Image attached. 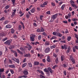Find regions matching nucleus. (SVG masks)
Returning <instances> with one entry per match:
<instances>
[{"instance_id": "obj_1", "label": "nucleus", "mask_w": 78, "mask_h": 78, "mask_svg": "<svg viewBox=\"0 0 78 78\" xmlns=\"http://www.w3.org/2000/svg\"><path fill=\"white\" fill-rule=\"evenodd\" d=\"M70 3L71 5V6L73 7V8H77L78 6H76V5L75 4V2L73 1L72 0H71L70 1Z\"/></svg>"}, {"instance_id": "obj_2", "label": "nucleus", "mask_w": 78, "mask_h": 78, "mask_svg": "<svg viewBox=\"0 0 78 78\" xmlns=\"http://www.w3.org/2000/svg\"><path fill=\"white\" fill-rule=\"evenodd\" d=\"M11 42H12V40H9L4 42V44H6V45H10V44L11 43Z\"/></svg>"}, {"instance_id": "obj_3", "label": "nucleus", "mask_w": 78, "mask_h": 78, "mask_svg": "<svg viewBox=\"0 0 78 78\" xmlns=\"http://www.w3.org/2000/svg\"><path fill=\"white\" fill-rule=\"evenodd\" d=\"M61 48H62V50H64V49L66 50V49L67 48V46L66 44L64 45L63 46L62 45H61Z\"/></svg>"}, {"instance_id": "obj_4", "label": "nucleus", "mask_w": 78, "mask_h": 78, "mask_svg": "<svg viewBox=\"0 0 78 78\" xmlns=\"http://www.w3.org/2000/svg\"><path fill=\"white\" fill-rule=\"evenodd\" d=\"M50 51V48H46L44 50V51L45 53H48Z\"/></svg>"}, {"instance_id": "obj_5", "label": "nucleus", "mask_w": 78, "mask_h": 78, "mask_svg": "<svg viewBox=\"0 0 78 78\" xmlns=\"http://www.w3.org/2000/svg\"><path fill=\"white\" fill-rule=\"evenodd\" d=\"M57 16H58V13L55 14L52 16V17H51V19L55 20L57 17Z\"/></svg>"}, {"instance_id": "obj_6", "label": "nucleus", "mask_w": 78, "mask_h": 78, "mask_svg": "<svg viewBox=\"0 0 78 78\" xmlns=\"http://www.w3.org/2000/svg\"><path fill=\"white\" fill-rule=\"evenodd\" d=\"M35 10L36 9L34 7L30 10V12L32 13H34V12H35Z\"/></svg>"}, {"instance_id": "obj_7", "label": "nucleus", "mask_w": 78, "mask_h": 78, "mask_svg": "<svg viewBox=\"0 0 78 78\" xmlns=\"http://www.w3.org/2000/svg\"><path fill=\"white\" fill-rule=\"evenodd\" d=\"M52 34L54 36H58V33L56 31L53 32Z\"/></svg>"}, {"instance_id": "obj_8", "label": "nucleus", "mask_w": 78, "mask_h": 78, "mask_svg": "<svg viewBox=\"0 0 78 78\" xmlns=\"http://www.w3.org/2000/svg\"><path fill=\"white\" fill-rule=\"evenodd\" d=\"M47 61L48 62H50V56H48L47 57Z\"/></svg>"}, {"instance_id": "obj_9", "label": "nucleus", "mask_w": 78, "mask_h": 78, "mask_svg": "<svg viewBox=\"0 0 78 78\" xmlns=\"http://www.w3.org/2000/svg\"><path fill=\"white\" fill-rule=\"evenodd\" d=\"M9 67L10 68H15V65H10L9 66Z\"/></svg>"}, {"instance_id": "obj_10", "label": "nucleus", "mask_w": 78, "mask_h": 78, "mask_svg": "<svg viewBox=\"0 0 78 78\" xmlns=\"http://www.w3.org/2000/svg\"><path fill=\"white\" fill-rule=\"evenodd\" d=\"M30 40H31L32 42H34V41L35 39L34 37L30 36Z\"/></svg>"}, {"instance_id": "obj_11", "label": "nucleus", "mask_w": 78, "mask_h": 78, "mask_svg": "<svg viewBox=\"0 0 78 78\" xmlns=\"http://www.w3.org/2000/svg\"><path fill=\"white\" fill-rule=\"evenodd\" d=\"M39 62H34V66H37V65H39Z\"/></svg>"}, {"instance_id": "obj_12", "label": "nucleus", "mask_w": 78, "mask_h": 78, "mask_svg": "<svg viewBox=\"0 0 78 78\" xmlns=\"http://www.w3.org/2000/svg\"><path fill=\"white\" fill-rule=\"evenodd\" d=\"M62 66L63 67L65 68V67H67L68 66V64L67 63H65Z\"/></svg>"}, {"instance_id": "obj_13", "label": "nucleus", "mask_w": 78, "mask_h": 78, "mask_svg": "<svg viewBox=\"0 0 78 78\" xmlns=\"http://www.w3.org/2000/svg\"><path fill=\"white\" fill-rule=\"evenodd\" d=\"M5 34L3 32L0 33V37H1V36L2 37V36H5Z\"/></svg>"}, {"instance_id": "obj_14", "label": "nucleus", "mask_w": 78, "mask_h": 78, "mask_svg": "<svg viewBox=\"0 0 78 78\" xmlns=\"http://www.w3.org/2000/svg\"><path fill=\"white\" fill-rule=\"evenodd\" d=\"M14 61L15 62H16L18 64H19V59L15 58L14 59Z\"/></svg>"}, {"instance_id": "obj_15", "label": "nucleus", "mask_w": 78, "mask_h": 78, "mask_svg": "<svg viewBox=\"0 0 78 78\" xmlns=\"http://www.w3.org/2000/svg\"><path fill=\"white\" fill-rule=\"evenodd\" d=\"M23 73L24 74V75H28V71H27V70H25L23 72Z\"/></svg>"}, {"instance_id": "obj_16", "label": "nucleus", "mask_w": 78, "mask_h": 78, "mask_svg": "<svg viewBox=\"0 0 78 78\" xmlns=\"http://www.w3.org/2000/svg\"><path fill=\"white\" fill-rule=\"evenodd\" d=\"M16 50L19 53H20V54H21V55H23V53H22V52H21V51H20V50L18 49H17Z\"/></svg>"}, {"instance_id": "obj_17", "label": "nucleus", "mask_w": 78, "mask_h": 78, "mask_svg": "<svg viewBox=\"0 0 78 78\" xmlns=\"http://www.w3.org/2000/svg\"><path fill=\"white\" fill-rule=\"evenodd\" d=\"M48 69L50 71V73H53V70H52V69H51V68H50V67L48 68Z\"/></svg>"}, {"instance_id": "obj_18", "label": "nucleus", "mask_w": 78, "mask_h": 78, "mask_svg": "<svg viewBox=\"0 0 78 78\" xmlns=\"http://www.w3.org/2000/svg\"><path fill=\"white\" fill-rule=\"evenodd\" d=\"M6 28H11V26L9 24H8L6 26Z\"/></svg>"}, {"instance_id": "obj_19", "label": "nucleus", "mask_w": 78, "mask_h": 78, "mask_svg": "<svg viewBox=\"0 0 78 78\" xmlns=\"http://www.w3.org/2000/svg\"><path fill=\"white\" fill-rule=\"evenodd\" d=\"M25 57H28V58L30 57V54H27L24 55Z\"/></svg>"}, {"instance_id": "obj_20", "label": "nucleus", "mask_w": 78, "mask_h": 78, "mask_svg": "<svg viewBox=\"0 0 78 78\" xmlns=\"http://www.w3.org/2000/svg\"><path fill=\"white\" fill-rule=\"evenodd\" d=\"M50 45V42L48 41H46L45 43V45Z\"/></svg>"}, {"instance_id": "obj_21", "label": "nucleus", "mask_w": 78, "mask_h": 78, "mask_svg": "<svg viewBox=\"0 0 78 78\" xmlns=\"http://www.w3.org/2000/svg\"><path fill=\"white\" fill-rule=\"evenodd\" d=\"M64 8H65V5L63 4L62 6L61 7L62 10H64Z\"/></svg>"}, {"instance_id": "obj_22", "label": "nucleus", "mask_w": 78, "mask_h": 78, "mask_svg": "<svg viewBox=\"0 0 78 78\" xmlns=\"http://www.w3.org/2000/svg\"><path fill=\"white\" fill-rule=\"evenodd\" d=\"M44 72H47V73L49 72V71L47 68H45V69H44Z\"/></svg>"}, {"instance_id": "obj_23", "label": "nucleus", "mask_w": 78, "mask_h": 78, "mask_svg": "<svg viewBox=\"0 0 78 78\" xmlns=\"http://www.w3.org/2000/svg\"><path fill=\"white\" fill-rule=\"evenodd\" d=\"M14 48V46L13 45L10 46L9 47V49H12V48Z\"/></svg>"}, {"instance_id": "obj_24", "label": "nucleus", "mask_w": 78, "mask_h": 78, "mask_svg": "<svg viewBox=\"0 0 78 78\" xmlns=\"http://www.w3.org/2000/svg\"><path fill=\"white\" fill-rule=\"evenodd\" d=\"M2 74H0V78H5V76L4 75H1Z\"/></svg>"}, {"instance_id": "obj_25", "label": "nucleus", "mask_w": 78, "mask_h": 78, "mask_svg": "<svg viewBox=\"0 0 78 78\" xmlns=\"http://www.w3.org/2000/svg\"><path fill=\"white\" fill-rule=\"evenodd\" d=\"M56 47V45L54 44V45L51 46V49L53 48H55Z\"/></svg>"}, {"instance_id": "obj_26", "label": "nucleus", "mask_w": 78, "mask_h": 78, "mask_svg": "<svg viewBox=\"0 0 78 78\" xmlns=\"http://www.w3.org/2000/svg\"><path fill=\"white\" fill-rule=\"evenodd\" d=\"M4 69L3 68L2 69H0V74H2V73H1L2 72H4Z\"/></svg>"}, {"instance_id": "obj_27", "label": "nucleus", "mask_w": 78, "mask_h": 78, "mask_svg": "<svg viewBox=\"0 0 78 78\" xmlns=\"http://www.w3.org/2000/svg\"><path fill=\"white\" fill-rule=\"evenodd\" d=\"M43 17H44V16L41 15L40 16V18L41 20V21L42 20V18H43Z\"/></svg>"}, {"instance_id": "obj_28", "label": "nucleus", "mask_w": 78, "mask_h": 78, "mask_svg": "<svg viewBox=\"0 0 78 78\" xmlns=\"http://www.w3.org/2000/svg\"><path fill=\"white\" fill-rule=\"evenodd\" d=\"M58 67V65H54L53 66L52 69H55V68H56V67Z\"/></svg>"}, {"instance_id": "obj_29", "label": "nucleus", "mask_w": 78, "mask_h": 78, "mask_svg": "<svg viewBox=\"0 0 78 78\" xmlns=\"http://www.w3.org/2000/svg\"><path fill=\"white\" fill-rule=\"evenodd\" d=\"M28 64L29 65V66L30 67H32V64L31 62L28 63Z\"/></svg>"}, {"instance_id": "obj_30", "label": "nucleus", "mask_w": 78, "mask_h": 78, "mask_svg": "<svg viewBox=\"0 0 78 78\" xmlns=\"http://www.w3.org/2000/svg\"><path fill=\"white\" fill-rule=\"evenodd\" d=\"M72 20L74 22V21H76V20H78V19L76 18H73L72 19Z\"/></svg>"}, {"instance_id": "obj_31", "label": "nucleus", "mask_w": 78, "mask_h": 78, "mask_svg": "<svg viewBox=\"0 0 78 78\" xmlns=\"http://www.w3.org/2000/svg\"><path fill=\"white\" fill-rule=\"evenodd\" d=\"M15 14H16V12H12V15L11 16V17H14V16H15Z\"/></svg>"}, {"instance_id": "obj_32", "label": "nucleus", "mask_w": 78, "mask_h": 78, "mask_svg": "<svg viewBox=\"0 0 78 78\" xmlns=\"http://www.w3.org/2000/svg\"><path fill=\"white\" fill-rule=\"evenodd\" d=\"M37 32L41 33V30L39 28H38L37 30Z\"/></svg>"}, {"instance_id": "obj_33", "label": "nucleus", "mask_w": 78, "mask_h": 78, "mask_svg": "<svg viewBox=\"0 0 78 78\" xmlns=\"http://www.w3.org/2000/svg\"><path fill=\"white\" fill-rule=\"evenodd\" d=\"M26 16L27 18H28L30 17V15L27 13L26 14Z\"/></svg>"}, {"instance_id": "obj_34", "label": "nucleus", "mask_w": 78, "mask_h": 78, "mask_svg": "<svg viewBox=\"0 0 78 78\" xmlns=\"http://www.w3.org/2000/svg\"><path fill=\"white\" fill-rule=\"evenodd\" d=\"M27 65V64L26 63H24L22 67L23 68L25 67Z\"/></svg>"}, {"instance_id": "obj_35", "label": "nucleus", "mask_w": 78, "mask_h": 78, "mask_svg": "<svg viewBox=\"0 0 78 78\" xmlns=\"http://www.w3.org/2000/svg\"><path fill=\"white\" fill-rule=\"evenodd\" d=\"M71 39V37L69 36V37H68L67 39L68 41H70Z\"/></svg>"}, {"instance_id": "obj_36", "label": "nucleus", "mask_w": 78, "mask_h": 78, "mask_svg": "<svg viewBox=\"0 0 78 78\" xmlns=\"http://www.w3.org/2000/svg\"><path fill=\"white\" fill-rule=\"evenodd\" d=\"M68 16L69 18H70V17H71V13H70V12L68 14Z\"/></svg>"}, {"instance_id": "obj_37", "label": "nucleus", "mask_w": 78, "mask_h": 78, "mask_svg": "<svg viewBox=\"0 0 78 78\" xmlns=\"http://www.w3.org/2000/svg\"><path fill=\"white\" fill-rule=\"evenodd\" d=\"M22 30V26L20 25H19V30Z\"/></svg>"}, {"instance_id": "obj_38", "label": "nucleus", "mask_w": 78, "mask_h": 78, "mask_svg": "<svg viewBox=\"0 0 78 78\" xmlns=\"http://www.w3.org/2000/svg\"><path fill=\"white\" fill-rule=\"evenodd\" d=\"M64 57L63 56H61V61H63L64 60Z\"/></svg>"}, {"instance_id": "obj_39", "label": "nucleus", "mask_w": 78, "mask_h": 78, "mask_svg": "<svg viewBox=\"0 0 78 78\" xmlns=\"http://www.w3.org/2000/svg\"><path fill=\"white\" fill-rule=\"evenodd\" d=\"M9 7H10V6H9V5H8L5 7V8L6 9H8V8H9Z\"/></svg>"}, {"instance_id": "obj_40", "label": "nucleus", "mask_w": 78, "mask_h": 78, "mask_svg": "<svg viewBox=\"0 0 78 78\" xmlns=\"http://www.w3.org/2000/svg\"><path fill=\"white\" fill-rule=\"evenodd\" d=\"M41 37H42L41 35H40L38 36V40H41Z\"/></svg>"}, {"instance_id": "obj_41", "label": "nucleus", "mask_w": 78, "mask_h": 78, "mask_svg": "<svg viewBox=\"0 0 78 78\" xmlns=\"http://www.w3.org/2000/svg\"><path fill=\"white\" fill-rule=\"evenodd\" d=\"M56 38V36H53L51 38V40H52V39H55Z\"/></svg>"}, {"instance_id": "obj_42", "label": "nucleus", "mask_w": 78, "mask_h": 78, "mask_svg": "<svg viewBox=\"0 0 78 78\" xmlns=\"http://www.w3.org/2000/svg\"><path fill=\"white\" fill-rule=\"evenodd\" d=\"M5 20V17H2L0 19V20L1 21H2V20Z\"/></svg>"}, {"instance_id": "obj_43", "label": "nucleus", "mask_w": 78, "mask_h": 78, "mask_svg": "<svg viewBox=\"0 0 78 78\" xmlns=\"http://www.w3.org/2000/svg\"><path fill=\"white\" fill-rule=\"evenodd\" d=\"M47 3H48V2L47 1H46L44 2V3L43 4V5H46Z\"/></svg>"}, {"instance_id": "obj_44", "label": "nucleus", "mask_w": 78, "mask_h": 78, "mask_svg": "<svg viewBox=\"0 0 78 78\" xmlns=\"http://www.w3.org/2000/svg\"><path fill=\"white\" fill-rule=\"evenodd\" d=\"M11 32L12 34H13V33H14V30L13 29H12L11 30Z\"/></svg>"}, {"instance_id": "obj_45", "label": "nucleus", "mask_w": 78, "mask_h": 78, "mask_svg": "<svg viewBox=\"0 0 78 78\" xmlns=\"http://www.w3.org/2000/svg\"><path fill=\"white\" fill-rule=\"evenodd\" d=\"M42 34L43 35H44V36H47V34L45 33V32L43 33Z\"/></svg>"}, {"instance_id": "obj_46", "label": "nucleus", "mask_w": 78, "mask_h": 78, "mask_svg": "<svg viewBox=\"0 0 78 78\" xmlns=\"http://www.w3.org/2000/svg\"><path fill=\"white\" fill-rule=\"evenodd\" d=\"M72 69H73V67H69V70H72Z\"/></svg>"}, {"instance_id": "obj_47", "label": "nucleus", "mask_w": 78, "mask_h": 78, "mask_svg": "<svg viewBox=\"0 0 78 78\" xmlns=\"http://www.w3.org/2000/svg\"><path fill=\"white\" fill-rule=\"evenodd\" d=\"M9 22L8 21H5L4 22V24H7V23H8Z\"/></svg>"}, {"instance_id": "obj_48", "label": "nucleus", "mask_w": 78, "mask_h": 78, "mask_svg": "<svg viewBox=\"0 0 78 78\" xmlns=\"http://www.w3.org/2000/svg\"><path fill=\"white\" fill-rule=\"evenodd\" d=\"M10 71L12 74H14V71L12 69H10Z\"/></svg>"}, {"instance_id": "obj_49", "label": "nucleus", "mask_w": 78, "mask_h": 78, "mask_svg": "<svg viewBox=\"0 0 78 78\" xmlns=\"http://www.w3.org/2000/svg\"><path fill=\"white\" fill-rule=\"evenodd\" d=\"M40 77L41 78H45V76H43L42 75H41L40 76Z\"/></svg>"}, {"instance_id": "obj_50", "label": "nucleus", "mask_w": 78, "mask_h": 78, "mask_svg": "<svg viewBox=\"0 0 78 78\" xmlns=\"http://www.w3.org/2000/svg\"><path fill=\"white\" fill-rule=\"evenodd\" d=\"M70 59L72 61V60H73V57L71 56H70Z\"/></svg>"}, {"instance_id": "obj_51", "label": "nucleus", "mask_w": 78, "mask_h": 78, "mask_svg": "<svg viewBox=\"0 0 78 78\" xmlns=\"http://www.w3.org/2000/svg\"><path fill=\"white\" fill-rule=\"evenodd\" d=\"M7 39H8V38L5 37V38L3 39V42H4V41H6V40H7Z\"/></svg>"}, {"instance_id": "obj_52", "label": "nucleus", "mask_w": 78, "mask_h": 78, "mask_svg": "<svg viewBox=\"0 0 78 78\" xmlns=\"http://www.w3.org/2000/svg\"><path fill=\"white\" fill-rule=\"evenodd\" d=\"M12 2H13V5H14V3H15V1L16 0H11Z\"/></svg>"}, {"instance_id": "obj_53", "label": "nucleus", "mask_w": 78, "mask_h": 78, "mask_svg": "<svg viewBox=\"0 0 78 78\" xmlns=\"http://www.w3.org/2000/svg\"><path fill=\"white\" fill-rule=\"evenodd\" d=\"M63 73H64V75L65 76H66V70H64L63 71Z\"/></svg>"}, {"instance_id": "obj_54", "label": "nucleus", "mask_w": 78, "mask_h": 78, "mask_svg": "<svg viewBox=\"0 0 78 78\" xmlns=\"http://www.w3.org/2000/svg\"><path fill=\"white\" fill-rule=\"evenodd\" d=\"M73 51L74 52H75V51H76V50L75 49V47H74L73 48Z\"/></svg>"}, {"instance_id": "obj_55", "label": "nucleus", "mask_w": 78, "mask_h": 78, "mask_svg": "<svg viewBox=\"0 0 78 78\" xmlns=\"http://www.w3.org/2000/svg\"><path fill=\"white\" fill-rule=\"evenodd\" d=\"M41 32H44V29H43V28H41Z\"/></svg>"}, {"instance_id": "obj_56", "label": "nucleus", "mask_w": 78, "mask_h": 78, "mask_svg": "<svg viewBox=\"0 0 78 78\" xmlns=\"http://www.w3.org/2000/svg\"><path fill=\"white\" fill-rule=\"evenodd\" d=\"M71 61L72 62L73 64H75V60H74V59H73V60H71Z\"/></svg>"}, {"instance_id": "obj_57", "label": "nucleus", "mask_w": 78, "mask_h": 78, "mask_svg": "<svg viewBox=\"0 0 78 78\" xmlns=\"http://www.w3.org/2000/svg\"><path fill=\"white\" fill-rule=\"evenodd\" d=\"M51 4L53 6H55V3H53V2H52Z\"/></svg>"}, {"instance_id": "obj_58", "label": "nucleus", "mask_w": 78, "mask_h": 78, "mask_svg": "<svg viewBox=\"0 0 78 78\" xmlns=\"http://www.w3.org/2000/svg\"><path fill=\"white\" fill-rule=\"evenodd\" d=\"M54 21V20L53 19H51L50 20L49 22H53Z\"/></svg>"}, {"instance_id": "obj_59", "label": "nucleus", "mask_w": 78, "mask_h": 78, "mask_svg": "<svg viewBox=\"0 0 78 78\" xmlns=\"http://www.w3.org/2000/svg\"><path fill=\"white\" fill-rule=\"evenodd\" d=\"M61 43H66V41L64 40L60 41Z\"/></svg>"}, {"instance_id": "obj_60", "label": "nucleus", "mask_w": 78, "mask_h": 78, "mask_svg": "<svg viewBox=\"0 0 78 78\" xmlns=\"http://www.w3.org/2000/svg\"><path fill=\"white\" fill-rule=\"evenodd\" d=\"M46 14H50V11H48L46 12Z\"/></svg>"}, {"instance_id": "obj_61", "label": "nucleus", "mask_w": 78, "mask_h": 78, "mask_svg": "<svg viewBox=\"0 0 78 78\" xmlns=\"http://www.w3.org/2000/svg\"><path fill=\"white\" fill-rule=\"evenodd\" d=\"M78 36L77 35L75 34V37H76V39H78Z\"/></svg>"}, {"instance_id": "obj_62", "label": "nucleus", "mask_w": 78, "mask_h": 78, "mask_svg": "<svg viewBox=\"0 0 78 78\" xmlns=\"http://www.w3.org/2000/svg\"><path fill=\"white\" fill-rule=\"evenodd\" d=\"M55 62L56 64L58 63V58H57L56 59Z\"/></svg>"}, {"instance_id": "obj_63", "label": "nucleus", "mask_w": 78, "mask_h": 78, "mask_svg": "<svg viewBox=\"0 0 78 78\" xmlns=\"http://www.w3.org/2000/svg\"><path fill=\"white\" fill-rule=\"evenodd\" d=\"M30 52L31 53H32V54H33V53H34V50H31L30 51Z\"/></svg>"}, {"instance_id": "obj_64", "label": "nucleus", "mask_w": 78, "mask_h": 78, "mask_svg": "<svg viewBox=\"0 0 78 78\" xmlns=\"http://www.w3.org/2000/svg\"><path fill=\"white\" fill-rule=\"evenodd\" d=\"M76 43H78V39L77 38V40L75 41Z\"/></svg>"}]
</instances>
